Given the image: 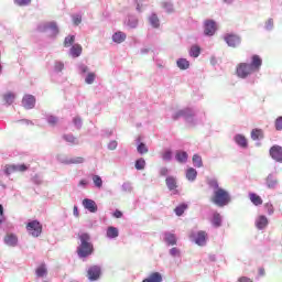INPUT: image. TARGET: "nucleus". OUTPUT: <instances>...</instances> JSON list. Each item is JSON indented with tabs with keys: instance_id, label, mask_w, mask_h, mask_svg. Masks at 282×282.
Wrapping results in <instances>:
<instances>
[{
	"instance_id": "obj_46",
	"label": "nucleus",
	"mask_w": 282,
	"mask_h": 282,
	"mask_svg": "<svg viewBox=\"0 0 282 282\" xmlns=\"http://www.w3.org/2000/svg\"><path fill=\"white\" fill-rule=\"evenodd\" d=\"M25 171H28V165L25 164L15 165V173H25Z\"/></svg>"
},
{
	"instance_id": "obj_10",
	"label": "nucleus",
	"mask_w": 282,
	"mask_h": 282,
	"mask_svg": "<svg viewBox=\"0 0 282 282\" xmlns=\"http://www.w3.org/2000/svg\"><path fill=\"white\" fill-rule=\"evenodd\" d=\"M270 155L275 162H282V147L273 145L270 149Z\"/></svg>"
},
{
	"instance_id": "obj_51",
	"label": "nucleus",
	"mask_w": 282,
	"mask_h": 282,
	"mask_svg": "<svg viewBox=\"0 0 282 282\" xmlns=\"http://www.w3.org/2000/svg\"><path fill=\"white\" fill-rule=\"evenodd\" d=\"M108 149L110 151H116V149H118V142L117 141H110L108 144Z\"/></svg>"
},
{
	"instance_id": "obj_23",
	"label": "nucleus",
	"mask_w": 282,
	"mask_h": 282,
	"mask_svg": "<svg viewBox=\"0 0 282 282\" xmlns=\"http://www.w3.org/2000/svg\"><path fill=\"white\" fill-rule=\"evenodd\" d=\"M212 224L215 226V228H219L221 226V214L215 212L213 214Z\"/></svg>"
},
{
	"instance_id": "obj_20",
	"label": "nucleus",
	"mask_w": 282,
	"mask_h": 282,
	"mask_svg": "<svg viewBox=\"0 0 282 282\" xmlns=\"http://www.w3.org/2000/svg\"><path fill=\"white\" fill-rule=\"evenodd\" d=\"M112 41L115 43H124V41H127V34L123 33V32H116L113 35H112Z\"/></svg>"
},
{
	"instance_id": "obj_41",
	"label": "nucleus",
	"mask_w": 282,
	"mask_h": 282,
	"mask_svg": "<svg viewBox=\"0 0 282 282\" xmlns=\"http://www.w3.org/2000/svg\"><path fill=\"white\" fill-rule=\"evenodd\" d=\"M94 80H96V73H89L85 79V83L87 85L94 84Z\"/></svg>"
},
{
	"instance_id": "obj_63",
	"label": "nucleus",
	"mask_w": 282,
	"mask_h": 282,
	"mask_svg": "<svg viewBox=\"0 0 282 282\" xmlns=\"http://www.w3.org/2000/svg\"><path fill=\"white\" fill-rule=\"evenodd\" d=\"M74 215L78 217V207H74Z\"/></svg>"
},
{
	"instance_id": "obj_29",
	"label": "nucleus",
	"mask_w": 282,
	"mask_h": 282,
	"mask_svg": "<svg viewBox=\"0 0 282 282\" xmlns=\"http://www.w3.org/2000/svg\"><path fill=\"white\" fill-rule=\"evenodd\" d=\"M192 161L196 169H202V166H204V161H202V156H199V154H194Z\"/></svg>"
},
{
	"instance_id": "obj_16",
	"label": "nucleus",
	"mask_w": 282,
	"mask_h": 282,
	"mask_svg": "<svg viewBox=\"0 0 282 282\" xmlns=\"http://www.w3.org/2000/svg\"><path fill=\"white\" fill-rule=\"evenodd\" d=\"M83 54V46L80 44H74L70 47V55L73 58H78Z\"/></svg>"
},
{
	"instance_id": "obj_28",
	"label": "nucleus",
	"mask_w": 282,
	"mask_h": 282,
	"mask_svg": "<svg viewBox=\"0 0 282 282\" xmlns=\"http://www.w3.org/2000/svg\"><path fill=\"white\" fill-rule=\"evenodd\" d=\"M176 65L181 69H188L191 67V62H188L186 58H180L176 62Z\"/></svg>"
},
{
	"instance_id": "obj_44",
	"label": "nucleus",
	"mask_w": 282,
	"mask_h": 282,
	"mask_svg": "<svg viewBox=\"0 0 282 282\" xmlns=\"http://www.w3.org/2000/svg\"><path fill=\"white\" fill-rule=\"evenodd\" d=\"M47 122L48 124H51V127H56V124H58V118L54 116H48Z\"/></svg>"
},
{
	"instance_id": "obj_4",
	"label": "nucleus",
	"mask_w": 282,
	"mask_h": 282,
	"mask_svg": "<svg viewBox=\"0 0 282 282\" xmlns=\"http://www.w3.org/2000/svg\"><path fill=\"white\" fill-rule=\"evenodd\" d=\"M26 230L31 237H41L43 232V225L39 220H32L26 224Z\"/></svg>"
},
{
	"instance_id": "obj_8",
	"label": "nucleus",
	"mask_w": 282,
	"mask_h": 282,
	"mask_svg": "<svg viewBox=\"0 0 282 282\" xmlns=\"http://www.w3.org/2000/svg\"><path fill=\"white\" fill-rule=\"evenodd\" d=\"M224 41L227 43L229 47H237L241 44V37L236 34H227L224 36Z\"/></svg>"
},
{
	"instance_id": "obj_54",
	"label": "nucleus",
	"mask_w": 282,
	"mask_h": 282,
	"mask_svg": "<svg viewBox=\"0 0 282 282\" xmlns=\"http://www.w3.org/2000/svg\"><path fill=\"white\" fill-rule=\"evenodd\" d=\"M237 282H253L252 279L248 276H240Z\"/></svg>"
},
{
	"instance_id": "obj_19",
	"label": "nucleus",
	"mask_w": 282,
	"mask_h": 282,
	"mask_svg": "<svg viewBox=\"0 0 282 282\" xmlns=\"http://www.w3.org/2000/svg\"><path fill=\"white\" fill-rule=\"evenodd\" d=\"M249 199L253 206H261L263 204V199L261 198V196L254 193L249 194Z\"/></svg>"
},
{
	"instance_id": "obj_9",
	"label": "nucleus",
	"mask_w": 282,
	"mask_h": 282,
	"mask_svg": "<svg viewBox=\"0 0 282 282\" xmlns=\"http://www.w3.org/2000/svg\"><path fill=\"white\" fill-rule=\"evenodd\" d=\"M40 32H47V30L51 31V36H56L58 34V25H56V22H48L44 24L42 28H39Z\"/></svg>"
},
{
	"instance_id": "obj_15",
	"label": "nucleus",
	"mask_w": 282,
	"mask_h": 282,
	"mask_svg": "<svg viewBox=\"0 0 282 282\" xmlns=\"http://www.w3.org/2000/svg\"><path fill=\"white\" fill-rule=\"evenodd\" d=\"M268 227V217L265 216H259L258 219L256 220V228L258 230H263V228Z\"/></svg>"
},
{
	"instance_id": "obj_7",
	"label": "nucleus",
	"mask_w": 282,
	"mask_h": 282,
	"mask_svg": "<svg viewBox=\"0 0 282 282\" xmlns=\"http://www.w3.org/2000/svg\"><path fill=\"white\" fill-rule=\"evenodd\" d=\"M191 238L194 239L197 246H206V239H208V234L206 231L200 230L196 235L192 234Z\"/></svg>"
},
{
	"instance_id": "obj_31",
	"label": "nucleus",
	"mask_w": 282,
	"mask_h": 282,
	"mask_svg": "<svg viewBox=\"0 0 282 282\" xmlns=\"http://www.w3.org/2000/svg\"><path fill=\"white\" fill-rule=\"evenodd\" d=\"M161 7L163 8V10H165V12H167V14L175 12V9L173 8V3L169 1L161 2Z\"/></svg>"
},
{
	"instance_id": "obj_27",
	"label": "nucleus",
	"mask_w": 282,
	"mask_h": 282,
	"mask_svg": "<svg viewBox=\"0 0 282 282\" xmlns=\"http://www.w3.org/2000/svg\"><path fill=\"white\" fill-rule=\"evenodd\" d=\"M2 98L6 105H12V102H14V99L17 98V95H14V93H7L2 96Z\"/></svg>"
},
{
	"instance_id": "obj_40",
	"label": "nucleus",
	"mask_w": 282,
	"mask_h": 282,
	"mask_svg": "<svg viewBox=\"0 0 282 282\" xmlns=\"http://www.w3.org/2000/svg\"><path fill=\"white\" fill-rule=\"evenodd\" d=\"M138 153H140L141 155H144V153H149V149L147 148V145L144 143H140L137 148Z\"/></svg>"
},
{
	"instance_id": "obj_64",
	"label": "nucleus",
	"mask_w": 282,
	"mask_h": 282,
	"mask_svg": "<svg viewBox=\"0 0 282 282\" xmlns=\"http://www.w3.org/2000/svg\"><path fill=\"white\" fill-rule=\"evenodd\" d=\"M0 216H3V205L0 204Z\"/></svg>"
},
{
	"instance_id": "obj_36",
	"label": "nucleus",
	"mask_w": 282,
	"mask_h": 282,
	"mask_svg": "<svg viewBox=\"0 0 282 282\" xmlns=\"http://www.w3.org/2000/svg\"><path fill=\"white\" fill-rule=\"evenodd\" d=\"M186 208H188V205L186 204H181L178 205L174 212L176 213L177 217H182V215H184V210H186Z\"/></svg>"
},
{
	"instance_id": "obj_3",
	"label": "nucleus",
	"mask_w": 282,
	"mask_h": 282,
	"mask_svg": "<svg viewBox=\"0 0 282 282\" xmlns=\"http://www.w3.org/2000/svg\"><path fill=\"white\" fill-rule=\"evenodd\" d=\"M210 202L216 206L224 208V206H228L230 202V194L224 188L216 189L214 191Z\"/></svg>"
},
{
	"instance_id": "obj_14",
	"label": "nucleus",
	"mask_w": 282,
	"mask_h": 282,
	"mask_svg": "<svg viewBox=\"0 0 282 282\" xmlns=\"http://www.w3.org/2000/svg\"><path fill=\"white\" fill-rule=\"evenodd\" d=\"M4 243L14 248L19 243V238L14 234H7L4 237Z\"/></svg>"
},
{
	"instance_id": "obj_33",
	"label": "nucleus",
	"mask_w": 282,
	"mask_h": 282,
	"mask_svg": "<svg viewBox=\"0 0 282 282\" xmlns=\"http://www.w3.org/2000/svg\"><path fill=\"white\" fill-rule=\"evenodd\" d=\"M278 184H279V181H276V178H274V176L269 175L267 177V186H268V188H276Z\"/></svg>"
},
{
	"instance_id": "obj_2",
	"label": "nucleus",
	"mask_w": 282,
	"mask_h": 282,
	"mask_svg": "<svg viewBox=\"0 0 282 282\" xmlns=\"http://www.w3.org/2000/svg\"><path fill=\"white\" fill-rule=\"evenodd\" d=\"M78 239L80 241L77 247V254L79 259H87V257H91L94 254V243H91V236L89 234L84 232L78 235Z\"/></svg>"
},
{
	"instance_id": "obj_47",
	"label": "nucleus",
	"mask_w": 282,
	"mask_h": 282,
	"mask_svg": "<svg viewBox=\"0 0 282 282\" xmlns=\"http://www.w3.org/2000/svg\"><path fill=\"white\" fill-rule=\"evenodd\" d=\"M85 162V159L83 156H77L76 159H72L69 161L70 164H83Z\"/></svg>"
},
{
	"instance_id": "obj_52",
	"label": "nucleus",
	"mask_w": 282,
	"mask_h": 282,
	"mask_svg": "<svg viewBox=\"0 0 282 282\" xmlns=\"http://www.w3.org/2000/svg\"><path fill=\"white\" fill-rule=\"evenodd\" d=\"M32 0H15L17 6H30Z\"/></svg>"
},
{
	"instance_id": "obj_59",
	"label": "nucleus",
	"mask_w": 282,
	"mask_h": 282,
	"mask_svg": "<svg viewBox=\"0 0 282 282\" xmlns=\"http://www.w3.org/2000/svg\"><path fill=\"white\" fill-rule=\"evenodd\" d=\"M160 173H161V175H163V176L169 175V169L162 167Z\"/></svg>"
},
{
	"instance_id": "obj_32",
	"label": "nucleus",
	"mask_w": 282,
	"mask_h": 282,
	"mask_svg": "<svg viewBox=\"0 0 282 282\" xmlns=\"http://www.w3.org/2000/svg\"><path fill=\"white\" fill-rule=\"evenodd\" d=\"M165 241L167 246H175L177 243V238L173 234H165Z\"/></svg>"
},
{
	"instance_id": "obj_17",
	"label": "nucleus",
	"mask_w": 282,
	"mask_h": 282,
	"mask_svg": "<svg viewBox=\"0 0 282 282\" xmlns=\"http://www.w3.org/2000/svg\"><path fill=\"white\" fill-rule=\"evenodd\" d=\"M235 142L238 143L242 149H248V139L243 134H237L235 137Z\"/></svg>"
},
{
	"instance_id": "obj_18",
	"label": "nucleus",
	"mask_w": 282,
	"mask_h": 282,
	"mask_svg": "<svg viewBox=\"0 0 282 282\" xmlns=\"http://www.w3.org/2000/svg\"><path fill=\"white\" fill-rule=\"evenodd\" d=\"M119 235L120 231L113 226L108 227L106 231V237H108V239H116Z\"/></svg>"
},
{
	"instance_id": "obj_58",
	"label": "nucleus",
	"mask_w": 282,
	"mask_h": 282,
	"mask_svg": "<svg viewBox=\"0 0 282 282\" xmlns=\"http://www.w3.org/2000/svg\"><path fill=\"white\" fill-rule=\"evenodd\" d=\"M73 122H74V124H75L76 127H80V124H82L80 118H75V119L73 120Z\"/></svg>"
},
{
	"instance_id": "obj_38",
	"label": "nucleus",
	"mask_w": 282,
	"mask_h": 282,
	"mask_svg": "<svg viewBox=\"0 0 282 282\" xmlns=\"http://www.w3.org/2000/svg\"><path fill=\"white\" fill-rule=\"evenodd\" d=\"M93 182L97 188H102V178L99 175H94Z\"/></svg>"
},
{
	"instance_id": "obj_6",
	"label": "nucleus",
	"mask_w": 282,
	"mask_h": 282,
	"mask_svg": "<svg viewBox=\"0 0 282 282\" xmlns=\"http://www.w3.org/2000/svg\"><path fill=\"white\" fill-rule=\"evenodd\" d=\"M101 274H102V270L98 265H91L87 270V276L89 281H98Z\"/></svg>"
},
{
	"instance_id": "obj_5",
	"label": "nucleus",
	"mask_w": 282,
	"mask_h": 282,
	"mask_svg": "<svg viewBox=\"0 0 282 282\" xmlns=\"http://www.w3.org/2000/svg\"><path fill=\"white\" fill-rule=\"evenodd\" d=\"M217 32V23L213 20H206L204 22V34L205 36H214Z\"/></svg>"
},
{
	"instance_id": "obj_35",
	"label": "nucleus",
	"mask_w": 282,
	"mask_h": 282,
	"mask_svg": "<svg viewBox=\"0 0 282 282\" xmlns=\"http://www.w3.org/2000/svg\"><path fill=\"white\" fill-rule=\"evenodd\" d=\"M74 41H76V36L74 35H68L64 40V47H72L74 45Z\"/></svg>"
},
{
	"instance_id": "obj_43",
	"label": "nucleus",
	"mask_w": 282,
	"mask_h": 282,
	"mask_svg": "<svg viewBox=\"0 0 282 282\" xmlns=\"http://www.w3.org/2000/svg\"><path fill=\"white\" fill-rule=\"evenodd\" d=\"M4 173L7 175H12V173H17V165H7Z\"/></svg>"
},
{
	"instance_id": "obj_48",
	"label": "nucleus",
	"mask_w": 282,
	"mask_h": 282,
	"mask_svg": "<svg viewBox=\"0 0 282 282\" xmlns=\"http://www.w3.org/2000/svg\"><path fill=\"white\" fill-rule=\"evenodd\" d=\"M128 25L129 28H138V19L135 18H130L129 21H128Z\"/></svg>"
},
{
	"instance_id": "obj_62",
	"label": "nucleus",
	"mask_w": 282,
	"mask_h": 282,
	"mask_svg": "<svg viewBox=\"0 0 282 282\" xmlns=\"http://www.w3.org/2000/svg\"><path fill=\"white\" fill-rule=\"evenodd\" d=\"M79 186H87V181L82 180V181L79 182Z\"/></svg>"
},
{
	"instance_id": "obj_30",
	"label": "nucleus",
	"mask_w": 282,
	"mask_h": 282,
	"mask_svg": "<svg viewBox=\"0 0 282 282\" xmlns=\"http://www.w3.org/2000/svg\"><path fill=\"white\" fill-rule=\"evenodd\" d=\"M263 138V130L262 129H253L251 131V139L253 140H262Z\"/></svg>"
},
{
	"instance_id": "obj_53",
	"label": "nucleus",
	"mask_w": 282,
	"mask_h": 282,
	"mask_svg": "<svg viewBox=\"0 0 282 282\" xmlns=\"http://www.w3.org/2000/svg\"><path fill=\"white\" fill-rule=\"evenodd\" d=\"M170 254H171L172 257H180V249H178V248H172V249L170 250Z\"/></svg>"
},
{
	"instance_id": "obj_49",
	"label": "nucleus",
	"mask_w": 282,
	"mask_h": 282,
	"mask_svg": "<svg viewBox=\"0 0 282 282\" xmlns=\"http://www.w3.org/2000/svg\"><path fill=\"white\" fill-rule=\"evenodd\" d=\"M275 129L276 131H282V117H278L275 120Z\"/></svg>"
},
{
	"instance_id": "obj_57",
	"label": "nucleus",
	"mask_w": 282,
	"mask_h": 282,
	"mask_svg": "<svg viewBox=\"0 0 282 282\" xmlns=\"http://www.w3.org/2000/svg\"><path fill=\"white\" fill-rule=\"evenodd\" d=\"M73 21L75 25H80V22L83 21V19L80 17H76L73 19Z\"/></svg>"
},
{
	"instance_id": "obj_11",
	"label": "nucleus",
	"mask_w": 282,
	"mask_h": 282,
	"mask_svg": "<svg viewBox=\"0 0 282 282\" xmlns=\"http://www.w3.org/2000/svg\"><path fill=\"white\" fill-rule=\"evenodd\" d=\"M22 105L25 109H34L36 98H34L32 95H25L22 99Z\"/></svg>"
},
{
	"instance_id": "obj_50",
	"label": "nucleus",
	"mask_w": 282,
	"mask_h": 282,
	"mask_svg": "<svg viewBox=\"0 0 282 282\" xmlns=\"http://www.w3.org/2000/svg\"><path fill=\"white\" fill-rule=\"evenodd\" d=\"M64 140H66V142H70L72 144H74V142H76V138L72 134L64 135Z\"/></svg>"
},
{
	"instance_id": "obj_21",
	"label": "nucleus",
	"mask_w": 282,
	"mask_h": 282,
	"mask_svg": "<svg viewBox=\"0 0 282 282\" xmlns=\"http://www.w3.org/2000/svg\"><path fill=\"white\" fill-rule=\"evenodd\" d=\"M186 180H188V182H195L197 180V170H195L194 167H189L186 171Z\"/></svg>"
},
{
	"instance_id": "obj_13",
	"label": "nucleus",
	"mask_w": 282,
	"mask_h": 282,
	"mask_svg": "<svg viewBox=\"0 0 282 282\" xmlns=\"http://www.w3.org/2000/svg\"><path fill=\"white\" fill-rule=\"evenodd\" d=\"M193 116H195L193 110L191 108H185L176 112L173 117V120H177L178 118H193Z\"/></svg>"
},
{
	"instance_id": "obj_25",
	"label": "nucleus",
	"mask_w": 282,
	"mask_h": 282,
	"mask_svg": "<svg viewBox=\"0 0 282 282\" xmlns=\"http://www.w3.org/2000/svg\"><path fill=\"white\" fill-rule=\"evenodd\" d=\"M149 23L150 25H152V28H160V18H158V14L155 13H152L150 17H149Z\"/></svg>"
},
{
	"instance_id": "obj_12",
	"label": "nucleus",
	"mask_w": 282,
	"mask_h": 282,
	"mask_svg": "<svg viewBox=\"0 0 282 282\" xmlns=\"http://www.w3.org/2000/svg\"><path fill=\"white\" fill-rule=\"evenodd\" d=\"M83 206L86 208V210H89V213H98V205H96V202L85 198L83 200Z\"/></svg>"
},
{
	"instance_id": "obj_55",
	"label": "nucleus",
	"mask_w": 282,
	"mask_h": 282,
	"mask_svg": "<svg viewBox=\"0 0 282 282\" xmlns=\"http://www.w3.org/2000/svg\"><path fill=\"white\" fill-rule=\"evenodd\" d=\"M65 67V65L61 62L55 64V68L57 72H63V68Z\"/></svg>"
},
{
	"instance_id": "obj_45",
	"label": "nucleus",
	"mask_w": 282,
	"mask_h": 282,
	"mask_svg": "<svg viewBox=\"0 0 282 282\" xmlns=\"http://www.w3.org/2000/svg\"><path fill=\"white\" fill-rule=\"evenodd\" d=\"M172 158H173V152H171V150H166L162 154V159L165 160L166 162H169Z\"/></svg>"
},
{
	"instance_id": "obj_42",
	"label": "nucleus",
	"mask_w": 282,
	"mask_h": 282,
	"mask_svg": "<svg viewBox=\"0 0 282 282\" xmlns=\"http://www.w3.org/2000/svg\"><path fill=\"white\" fill-rule=\"evenodd\" d=\"M208 186H210V188H213L214 191L221 189V187H219V183L217 182V180L208 181Z\"/></svg>"
},
{
	"instance_id": "obj_37",
	"label": "nucleus",
	"mask_w": 282,
	"mask_h": 282,
	"mask_svg": "<svg viewBox=\"0 0 282 282\" xmlns=\"http://www.w3.org/2000/svg\"><path fill=\"white\" fill-rule=\"evenodd\" d=\"M35 274L36 276H40V278L45 276L47 274V269L45 268L44 264H42L36 269Z\"/></svg>"
},
{
	"instance_id": "obj_24",
	"label": "nucleus",
	"mask_w": 282,
	"mask_h": 282,
	"mask_svg": "<svg viewBox=\"0 0 282 282\" xmlns=\"http://www.w3.org/2000/svg\"><path fill=\"white\" fill-rule=\"evenodd\" d=\"M176 160L181 164H184V163L188 162V153H186L184 151L176 152Z\"/></svg>"
},
{
	"instance_id": "obj_1",
	"label": "nucleus",
	"mask_w": 282,
	"mask_h": 282,
	"mask_svg": "<svg viewBox=\"0 0 282 282\" xmlns=\"http://www.w3.org/2000/svg\"><path fill=\"white\" fill-rule=\"evenodd\" d=\"M261 65H263L261 57H259V55H253L251 58V64L240 63L237 65L236 74L238 78H248L250 74L259 72V69H261Z\"/></svg>"
},
{
	"instance_id": "obj_26",
	"label": "nucleus",
	"mask_w": 282,
	"mask_h": 282,
	"mask_svg": "<svg viewBox=\"0 0 282 282\" xmlns=\"http://www.w3.org/2000/svg\"><path fill=\"white\" fill-rule=\"evenodd\" d=\"M200 54H202V47H199V45H193L189 48V56H192L193 58H197Z\"/></svg>"
},
{
	"instance_id": "obj_34",
	"label": "nucleus",
	"mask_w": 282,
	"mask_h": 282,
	"mask_svg": "<svg viewBox=\"0 0 282 282\" xmlns=\"http://www.w3.org/2000/svg\"><path fill=\"white\" fill-rule=\"evenodd\" d=\"M147 166V161H144V159H139L135 161L134 163V169H137V171H144Z\"/></svg>"
},
{
	"instance_id": "obj_60",
	"label": "nucleus",
	"mask_w": 282,
	"mask_h": 282,
	"mask_svg": "<svg viewBox=\"0 0 282 282\" xmlns=\"http://www.w3.org/2000/svg\"><path fill=\"white\" fill-rule=\"evenodd\" d=\"M259 275H260V276H265V269L260 268V269H259Z\"/></svg>"
},
{
	"instance_id": "obj_61",
	"label": "nucleus",
	"mask_w": 282,
	"mask_h": 282,
	"mask_svg": "<svg viewBox=\"0 0 282 282\" xmlns=\"http://www.w3.org/2000/svg\"><path fill=\"white\" fill-rule=\"evenodd\" d=\"M137 10L138 12H142V4L140 2L137 3Z\"/></svg>"
},
{
	"instance_id": "obj_39",
	"label": "nucleus",
	"mask_w": 282,
	"mask_h": 282,
	"mask_svg": "<svg viewBox=\"0 0 282 282\" xmlns=\"http://www.w3.org/2000/svg\"><path fill=\"white\" fill-rule=\"evenodd\" d=\"M264 210L268 215H274V205H272V203H265Z\"/></svg>"
},
{
	"instance_id": "obj_56",
	"label": "nucleus",
	"mask_w": 282,
	"mask_h": 282,
	"mask_svg": "<svg viewBox=\"0 0 282 282\" xmlns=\"http://www.w3.org/2000/svg\"><path fill=\"white\" fill-rule=\"evenodd\" d=\"M113 217H116V219L122 218V212H120V210L117 209V210L113 213Z\"/></svg>"
},
{
	"instance_id": "obj_22",
	"label": "nucleus",
	"mask_w": 282,
	"mask_h": 282,
	"mask_svg": "<svg viewBox=\"0 0 282 282\" xmlns=\"http://www.w3.org/2000/svg\"><path fill=\"white\" fill-rule=\"evenodd\" d=\"M165 184H166L169 191H175V188H177V181L173 176H169L165 180Z\"/></svg>"
}]
</instances>
